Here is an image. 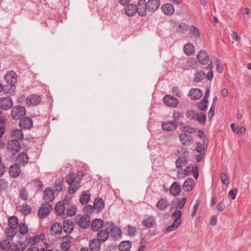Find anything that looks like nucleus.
Returning a JSON list of instances; mask_svg holds the SVG:
<instances>
[{
  "mask_svg": "<svg viewBox=\"0 0 251 251\" xmlns=\"http://www.w3.org/2000/svg\"><path fill=\"white\" fill-rule=\"evenodd\" d=\"M238 193V189L237 188L233 187L228 192L227 196L229 200H234Z\"/></svg>",
  "mask_w": 251,
  "mask_h": 251,
  "instance_id": "nucleus-49",
  "label": "nucleus"
},
{
  "mask_svg": "<svg viewBox=\"0 0 251 251\" xmlns=\"http://www.w3.org/2000/svg\"><path fill=\"white\" fill-rule=\"evenodd\" d=\"M21 211L24 215H28L31 212V207L29 205L25 204L21 207Z\"/></svg>",
  "mask_w": 251,
  "mask_h": 251,
  "instance_id": "nucleus-60",
  "label": "nucleus"
},
{
  "mask_svg": "<svg viewBox=\"0 0 251 251\" xmlns=\"http://www.w3.org/2000/svg\"><path fill=\"white\" fill-rule=\"evenodd\" d=\"M182 51L186 56H192L196 52V47L193 43L186 42L183 46Z\"/></svg>",
  "mask_w": 251,
  "mask_h": 251,
  "instance_id": "nucleus-14",
  "label": "nucleus"
},
{
  "mask_svg": "<svg viewBox=\"0 0 251 251\" xmlns=\"http://www.w3.org/2000/svg\"><path fill=\"white\" fill-rule=\"evenodd\" d=\"M18 161L21 164H25L28 161V157L26 153H22L18 156Z\"/></svg>",
  "mask_w": 251,
  "mask_h": 251,
  "instance_id": "nucleus-59",
  "label": "nucleus"
},
{
  "mask_svg": "<svg viewBox=\"0 0 251 251\" xmlns=\"http://www.w3.org/2000/svg\"><path fill=\"white\" fill-rule=\"evenodd\" d=\"M125 230L126 231L128 235L131 237L134 236L136 232V228L131 226L125 227Z\"/></svg>",
  "mask_w": 251,
  "mask_h": 251,
  "instance_id": "nucleus-58",
  "label": "nucleus"
},
{
  "mask_svg": "<svg viewBox=\"0 0 251 251\" xmlns=\"http://www.w3.org/2000/svg\"><path fill=\"white\" fill-rule=\"evenodd\" d=\"M214 64L216 72L218 74H222L224 71V68L220 59L216 57L214 58Z\"/></svg>",
  "mask_w": 251,
  "mask_h": 251,
  "instance_id": "nucleus-38",
  "label": "nucleus"
},
{
  "mask_svg": "<svg viewBox=\"0 0 251 251\" xmlns=\"http://www.w3.org/2000/svg\"><path fill=\"white\" fill-rule=\"evenodd\" d=\"M189 30L192 37L195 40H197L201 38V32L197 27L194 25H191L189 27Z\"/></svg>",
  "mask_w": 251,
  "mask_h": 251,
  "instance_id": "nucleus-34",
  "label": "nucleus"
},
{
  "mask_svg": "<svg viewBox=\"0 0 251 251\" xmlns=\"http://www.w3.org/2000/svg\"><path fill=\"white\" fill-rule=\"evenodd\" d=\"M4 79L6 83L5 86V94H11L15 91V85L17 82L18 76L16 73L12 71L6 72L4 76Z\"/></svg>",
  "mask_w": 251,
  "mask_h": 251,
  "instance_id": "nucleus-3",
  "label": "nucleus"
},
{
  "mask_svg": "<svg viewBox=\"0 0 251 251\" xmlns=\"http://www.w3.org/2000/svg\"><path fill=\"white\" fill-rule=\"evenodd\" d=\"M9 173L13 177H18L21 173V168L19 165L17 163L12 164L9 168Z\"/></svg>",
  "mask_w": 251,
  "mask_h": 251,
  "instance_id": "nucleus-31",
  "label": "nucleus"
},
{
  "mask_svg": "<svg viewBox=\"0 0 251 251\" xmlns=\"http://www.w3.org/2000/svg\"><path fill=\"white\" fill-rule=\"evenodd\" d=\"M161 10L163 14L166 16H171L175 11L174 5L169 2L165 3L161 6Z\"/></svg>",
  "mask_w": 251,
  "mask_h": 251,
  "instance_id": "nucleus-18",
  "label": "nucleus"
},
{
  "mask_svg": "<svg viewBox=\"0 0 251 251\" xmlns=\"http://www.w3.org/2000/svg\"><path fill=\"white\" fill-rule=\"evenodd\" d=\"M161 127L165 131H172L177 128V124L176 122L166 121L162 123Z\"/></svg>",
  "mask_w": 251,
  "mask_h": 251,
  "instance_id": "nucleus-21",
  "label": "nucleus"
},
{
  "mask_svg": "<svg viewBox=\"0 0 251 251\" xmlns=\"http://www.w3.org/2000/svg\"><path fill=\"white\" fill-rule=\"evenodd\" d=\"M220 178L222 183L226 187H227L229 184V178L225 172H222L220 174Z\"/></svg>",
  "mask_w": 251,
  "mask_h": 251,
  "instance_id": "nucleus-51",
  "label": "nucleus"
},
{
  "mask_svg": "<svg viewBox=\"0 0 251 251\" xmlns=\"http://www.w3.org/2000/svg\"><path fill=\"white\" fill-rule=\"evenodd\" d=\"M10 137L12 138L11 140L20 141L24 138V133L22 129L15 128L11 131Z\"/></svg>",
  "mask_w": 251,
  "mask_h": 251,
  "instance_id": "nucleus-25",
  "label": "nucleus"
},
{
  "mask_svg": "<svg viewBox=\"0 0 251 251\" xmlns=\"http://www.w3.org/2000/svg\"><path fill=\"white\" fill-rule=\"evenodd\" d=\"M180 224L173 222L172 224H171L169 226H168L166 229H165V232L167 233H170L176 230L178 227L180 226Z\"/></svg>",
  "mask_w": 251,
  "mask_h": 251,
  "instance_id": "nucleus-57",
  "label": "nucleus"
},
{
  "mask_svg": "<svg viewBox=\"0 0 251 251\" xmlns=\"http://www.w3.org/2000/svg\"><path fill=\"white\" fill-rule=\"evenodd\" d=\"M18 230L20 234L25 235L27 234L28 228L27 225L25 224H20L18 226Z\"/></svg>",
  "mask_w": 251,
  "mask_h": 251,
  "instance_id": "nucleus-56",
  "label": "nucleus"
},
{
  "mask_svg": "<svg viewBox=\"0 0 251 251\" xmlns=\"http://www.w3.org/2000/svg\"><path fill=\"white\" fill-rule=\"evenodd\" d=\"M52 209L51 205L48 202H44L38 211V215L41 218L47 217Z\"/></svg>",
  "mask_w": 251,
  "mask_h": 251,
  "instance_id": "nucleus-15",
  "label": "nucleus"
},
{
  "mask_svg": "<svg viewBox=\"0 0 251 251\" xmlns=\"http://www.w3.org/2000/svg\"><path fill=\"white\" fill-rule=\"evenodd\" d=\"M62 231V226L60 224L55 223L53 224L50 229V234L53 236H57L61 235Z\"/></svg>",
  "mask_w": 251,
  "mask_h": 251,
  "instance_id": "nucleus-28",
  "label": "nucleus"
},
{
  "mask_svg": "<svg viewBox=\"0 0 251 251\" xmlns=\"http://www.w3.org/2000/svg\"><path fill=\"white\" fill-rule=\"evenodd\" d=\"M105 226L110 228L109 233L112 238L119 239L122 237V230L119 226L108 222L105 223Z\"/></svg>",
  "mask_w": 251,
  "mask_h": 251,
  "instance_id": "nucleus-7",
  "label": "nucleus"
},
{
  "mask_svg": "<svg viewBox=\"0 0 251 251\" xmlns=\"http://www.w3.org/2000/svg\"><path fill=\"white\" fill-rule=\"evenodd\" d=\"M75 220L80 228H87L90 225V218L88 216L78 214L76 216Z\"/></svg>",
  "mask_w": 251,
  "mask_h": 251,
  "instance_id": "nucleus-10",
  "label": "nucleus"
},
{
  "mask_svg": "<svg viewBox=\"0 0 251 251\" xmlns=\"http://www.w3.org/2000/svg\"><path fill=\"white\" fill-rule=\"evenodd\" d=\"M89 246L91 250L94 251H99L100 248L101 243L98 239L96 240L94 239L90 241Z\"/></svg>",
  "mask_w": 251,
  "mask_h": 251,
  "instance_id": "nucleus-42",
  "label": "nucleus"
},
{
  "mask_svg": "<svg viewBox=\"0 0 251 251\" xmlns=\"http://www.w3.org/2000/svg\"><path fill=\"white\" fill-rule=\"evenodd\" d=\"M181 131L178 136L180 144L186 147L192 145L194 142L193 134L196 132V129L192 126L185 125L182 127Z\"/></svg>",
  "mask_w": 251,
  "mask_h": 251,
  "instance_id": "nucleus-1",
  "label": "nucleus"
},
{
  "mask_svg": "<svg viewBox=\"0 0 251 251\" xmlns=\"http://www.w3.org/2000/svg\"><path fill=\"white\" fill-rule=\"evenodd\" d=\"M28 243L27 240H24L23 237L17 235L14 246L18 251H24L26 249Z\"/></svg>",
  "mask_w": 251,
  "mask_h": 251,
  "instance_id": "nucleus-13",
  "label": "nucleus"
},
{
  "mask_svg": "<svg viewBox=\"0 0 251 251\" xmlns=\"http://www.w3.org/2000/svg\"><path fill=\"white\" fill-rule=\"evenodd\" d=\"M141 9L144 17L146 16L148 13H154L156 11L161 5L160 0H141Z\"/></svg>",
  "mask_w": 251,
  "mask_h": 251,
  "instance_id": "nucleus-2",
  "label": "nucleus"
},
{
  "mask_svg": "<svg viewBox=\"0 0 251 251\" xmlns=\"http://www.w3.org/2000/svg\"><path fill=\"white\" fill-rule=\"evenodd\" d=\"M26 110L25 108L22 106H14L11 112V116L14 120H18L21 117L25 115Z\"/></svg>",
  "mask_w": 251,
  "mask_h": 251,
  "instance_id": "nucleus-12",
  "label": "nucleus"
},
{
  "mask_svg": "<svg viewBox=\"0 0 251 251\" xmlns=\"http://www.w3.org/2000/svg\"><path fill=\"white\" fill-rule=\"evenodd\" d=\"M212 62H210L206 67V70L207 72L205 74V77L208 80H211L213 77L214 74L212 70Z\"/></svg>",
  "mask_w": 251,
  "mask_h": 251,
  "instance_id": "nucleus-52",
  "label": "nucleus"
},
{
  "mask_svg": "<svg viewBox=\"0 0 251 251\" xmlns=\"http://www.w3.org/2000/svg\"><path fill=\"white\" fill-rule=\"evenodd\" d=\"M230 35L231 38L235 42H239L241 40L240 36L234 30H231Z\"/></svg>",
  "mask_w": 251,
  "mask_h": 251,
  "instance_id": "nucleus-63",
  "label": "nucleus"
},
{
  "mask_svg": "<svg viewBox=\"0 0 251 251\" xmlns=\"http://www.w3.org/2000/svg\"><path fill=\"white\" fill-rule=\"evenodd\" d=\"M195 181L192 178H187L183 183L182 189L186 192H191L195 186Z\"/></svg>",
  "mask_w": 251,
  "mask_h": 251,
  "instance_id": "nucleus-23",
  "label": "nucleus"
},
{
  "mask_svg": "<svg viewBox=\"0 0 251 251\" xmlns=\"http://www.w3.org/2000/svg\"><path fill=\"white\" fill-rule=\"evenodd\" d=\"M197 137L201 141H209V139L207 135L205 133L203 130L199 129L197 131Z\"/></svg>",
  "mask_w": 251,
  "mask_h": 251,
  "instance_id": "nucleus-48",
  "label": "nucleus"
},
{
  "mask_svg": "<svg viewBox=\"0 0 251 251\" xmlns=\"http://www.w3.org/2000/svg\"><path fill=\"white\" fill-rule=\"evenodd\" d=\"M164 103L168 106L176 107L178 104V100L171 95H166L163 99Z\"/></svg>",
  "mask_w": 251,
  "mask_h": 251,
  "instance_id": "nucleus-19",
  "label": "nucleus"
},
{
  "mask_svg": "<svg viewBox=\"0 0 251 251\" xmlns=\"http://www.w3.org/2000/svg\"><path fill=\"white\" fill-rule=\"evenodd\" d=\"M90 194L88 192H83L80 196L79 202L82 204L88 203L90 199Z\"/></svg>",
  "mask_w": 251,
  "mask_h": 251,
  "instance_id": "nucleus-45",
  "label": "nucleus"
},
{
  "mask_svg": "<svg viewBox=\"0 0 251 251\" xmlns=\"http://www.w3.org/2000/svg\"><path fill=\"white\" fill-rule=\"evenodd\" d=\"M186 201V198L185 197H182L179 199H177L176 205L178 208H182Z\"/></svg>",
  "mask_w": 251,
  "mask_h": 251,
  "instance_id": "nucleus-61",
  "label": "nucleus"
},
{
  "mask_svg": "<svg viewBox=\"0 0 251 251\" xmlns=\"http://www.w3.org/2000/svg\"><path fill=\"white\" fill-rule=\"evenodd\" d=\"M105 226L102 220L100 218H96L92 220L90 223V227L92 231H98L103 226Z\"/></svg>",
  "mask_w": 251,
  "mask_h": 251,
  "instance_id": "nucleus-20",
  "label": "nucleus"
},
{
  "mask_svg": "<svg viewBox=\"0 0 251 251\" xmlns=\"http://www.w3.org/2000/svg\"><path fill=\"white\" fill-rule=\"evenodd\" d=\"M169 206V202L165 199H160L156 204L157 209L160 211L165 210Z\"/></svg>",
  "mask_w": 251,
  "mask_h": 251,
  "instance_id": "nucleus-35",
  "label": "nucleus"
},
{
  "mask_svg": "<svg viewBox=\"0 0 251 251\" xmlns=\"http://www.w3.org/2000/svg\"><path fill=\"white\" fill-rule=\"evenodd\" d=\"M77 211V207L75 205H71L67 208L66 214L68 217H72L75 215Z\"/></svg>",
  "mask_w": 251,
  "mask_h": 251,
  "instance_id": "nucleus-47",
  "label": "nucleus"
},
{
  "mask_svg": "<svg viewBox=\"0 0 251 251\" xmlns=\"http://www.w3.org/2000/svg\"><path fill=\"white\" fill-rule=\"evenodd\" d=\"M103 201L100 198H97L94 201V208L98 211H100L104 207Z\"/></svg>",
  "mask_w": 251,
  "mask_h": 251,
  "instance_id": "nucleus-44",
  "label": "nucleus"
},
{
  "mask_svg": "<svg viewBox=\"0 0 251 251\" xmlns=\"http://www.w3.org/2000/svg\"><path fill=\"white\" fill-rule=\"evenodd\" d=\"M21 149L19 142L15 140H9L8 143V149L9 151L14 154Z\"/></svg>",
  "mask_w": 251,
  "mask_h": 251,
  "instance_id": "nucleus-26",
  "label": "nucleus"
},
{
  "mask_svg": "<svg viewBox=\"0 0 251 251\" xmlns=\"http://www.w3.org/2000/svg\"><path fill=\"white\" fill-rule=\"evenodd\" d=\"M132 246V242L129 240H124L120 242L118 246L120 251H129Z\"/></svg>",
  "mask_w": 251,
  "mask_h": 251,
  "instance_id": "nucleus-32",
  "label": "nucleus"
},
{
  "mask_svg": "<svg viewBox=\"0 0 251 251\" xmlns=\"http://www.w3.org/2000/svg\"><path fill=\"white\" fill-rule=\"evenodd\" d=\"M186 116L188 118L191 120H195L198 123L203 124L206 119L205 114L202 113H198L193 110H189L186 113Z\"/></svg>",
  "mask_w": 251,
  "mask_h": 251,
  "instance_id": "nucleus-8",
  "label": "nucleus"
},
{
  "mask_svg": "<svg viewBox=\"0 0 251 251\" xmlns=\"http://www.w3.org/2000/svg\"><path fill=\"white\" fill-rule=\"evenodd\" d=\"M19 126L23 129H30L33 126L32 121L28 117H25L20 120Z\"/></svg>",
  "mask_w": 251,
  "mask_h": 251,
  "instance_id": "nucleus-29",
  "label": "nucleus"
},
{
  "mask_svg": "<svg viewBox=\"0 0 251 251\" xmlns=\"http://www.w3.org/2000/svg\"><path fill=\"white\" fill-rule=\"evenodd\" d=\"M44 199L45 200L52 201L54 199V193L53 190L50 188H46L44 191Z\"/></svg>",
  "mask_w": 251,
  "mask_h": 251,
  "instance_id": "nucleus-36",
  "label": "nucleus"
},
{
  "mask_svg": "<svg viewBox=\"0 0 251 251\" xmlns=\"http://www.w3.org/2000/svg\"><path fill=\"white\" fill-rule=\"evenodd\" d=\"M71 201V198L69 197H65L63 201H58L54 207L56 214L57 215L61 216L64 214L65 210V204H68Z\"/></svg>",
  "mask_w": 251,
  "mask_h": 251,
  "instance_id": "nucleus-9",
  "label": "nucleus"
},
{
  "mask_svg": "<svg viewBox=\"0 0 251 251\" xmlns=\"http://www.w3.org/2000/svg\"><path fill=\"white\" fill-rule=\"evenodd\" d=\"M68 193L70 195H73L75 193L80 187V182L79 181H75V183L69 185Z\"/></svg>",
  "mask_w": 251,
  "mask_h": 251,
  "instance_id": "nucleus-43",
  "label": "nucleus"
},
{
  "mask_svg": "<svg viewBox=\"0 0 251 251\" xmlns=\"http://www.w3.org/2000/svg\"><path fill=\"white\" fill-rule=\"evenodd\" d=\"M209 141L198 140L195 143L194 149L197 154L195 159L197 163L201 161L207 150Z\"/></svg>",
  "mask_w": 251,
  "mask_h": 251,
  "instance_id": "nucleus-4",
  "label": "nucleus"
},
{
  "mask_svg": "<svg viewBox=\"0 0 251 251\" xmlns=\"http://www.w3.org/2000/svg\"><path fill=\"white\" fill-rule=\"evenodd\" d=\"M185 175L189 176L193 174L195 178H197L199 176V169L197 166L194 164H190L185 168L183 170Z\"/></svg>",
  "mask_w": 251,
  "mask_h": 251,
  "instance_id": "nucleus-17",
  "label": "nucleus"
},
{
  "mask_svg": "<svg viewBox=\"0 0 251 251\" xmlns=\"http://www.w3.org/2000/svg\"><path fill=\"white\" fill-rule=\"evenodd\" d=\"M142 224L147 228H151L154 225V219L152 217H149L142 221Z\"/></svg>",
  "mask_w": 251,
  "mask_h": 251,
  "instance_id": "nucleus-50",
  "label": "nucleus"
},
{
  "mask_svg": "<svg viewBox=\"0 0 251 251\" xmlns=\"http://www.w3.org/2000/svg\"><path fill=\"white\" fill-rule=\"evenodd\" d=\"M71 237L67 235L63 236L61 239L60 248L63 251H68L70 248V243L71 242Z\"/></svg>",
  "mask_w": 251,
  "mask_h": 251,
  "instance_id": "nucleus-24",
  "label": "nucleus"
},
{
  "mask_svg": "<svg viewBox=\"0 0 251 251\" xmlns=\"http://www.w3.org/2000/svg\"><path fill=\"white\" fill-rule=\"evenodd\" d=\"M208 104V100H206V98H203L201 102L199 103L198 108L199 110L204 111L207 108Z\"/></svg>",
  "mask_w": 251,
  "mask_h": 251,
  "instance_id": "nucleus-54",
  "label": "nucleus"
},
{
  "mask_svg": "<svg viewBox=\"0 0 251 251\" xmlns=\"http://www.w3.org/2000/svg\"><path fill=\"white\" fill-rule=\"evenodd\" d=\"M202 90L198 88H191L188 93V96L190 99L194 100H200L202 96Z\"/></svg>",
  "mask_w": 251,
  "mask_h": 251,
  "instance_id": "nucleus-16",
  "label": "nucleus"
},
{
  "mask_svg": "<svg viewBox=\"0 0 251 251\" xmlns=\"http://www.w3.org/2000/svg\"><path fill=\"white\" fill-rule=\"evenodd\" d=\"M13 106V100L10 97H3L0 98V109L9 110Z\"/></svg>",
  "mask_w": 251,
  "mask_h": 251,
  "instance_id": "nucleus-11",
  "label": "nucleus"
},
{
  "mask_svg": "<svg viewBox=\"0 0 251 251\" xmlns=\"http://www.w3.org/2000/svg\"><path fill=\"white\" fill-rule=\"evenodd\" d=\"M197 60L201 65H208L211 61L209 53L204 49L199 50L196 55Z\"/></svg>",
  "mask_w": 251,
  "mask_h": 251,
  "instance_id": "nucleus-6",
  "label": "nucleus"
},
{
  "mask_svg": "<svg viewBox=\"0 0 251 251\" xmlns=\"http://www.w3.org/2000/svg\"><path fill=\"white\" fill-rule=\"evenodd\" d=\"M141 0H139L137 4L132 3L126 4L125 8V13L128 17L134 16L137 13L140 17H144L142 9H141Z\"/></svg>",
  "mask_w": 251,
  "mask_h": 251,
  "instance_id": "nucleus-5",
  "label": "nucleus"
},
{
  "mask_svg": "<svg viewBox=\"0 0 251 251\" xmlns=\"http://www.w3.org/2000/svg\"><path fill=\"white\" fill-rule=\"evenodd\" d=\"M41 101V98L36 95H30L26 100V103L29 106H35L38 105Z\"/></svg>",
  "mask_w": 251,
  "mask_h": 251,
  "instance_id": "nucleus-27",
  "label": "nucleus"
},
{
  "mask_svg": "<svg viewBox=\"0 0 251 251\" xmlns=\"http://www.w3.org/2000/svg\"><path fill=\"white\" fill-rule=\"evenodd\" d=\"M109 232L107 229L100 231L97 235V239L101 242L106 241L109 237Z\"/></svg>",
  "mask_w": 251,
  "mask_h": 251,
  "instance_id": "nucleus-40",
  "label": "nucleus"
},
{
  "mask_svg": "<svg viewBox=\"0 0 251 251\" xmlns=\"http://www.w3.org/2000/svg\"><path fill=\"white\" fill-rule=\"evenodd\" d=\"M46 235L43 233H41L39 235H36L28 238L27 242L29 245H34L44 241Z\"/></svg>",
  "mask_w": 251,
  "mask_h": 251,
  "instance_id": "nucleus-22",
  "label": "nucleus"
},
{
  "mask_svg": "<svg viewBox=\"0 0 251 251\" xmlns=\"http://www.w3.org/2000/svg\"><path fill=\"white\" fill-rule=\"evenodd\" d=\"M181 189L180 185L176 182H174L170 187V193L174 196L178 195L181 192Z\"/></svg>",
  "mask_w": 251,
  "mask_h": 251,
  "instance_id": "nucleus-39",
  "label": "nucleus"
},
{
  "mask_svg": "<svg viewBox=\"0 0 251 251\" xmlns=\"http://www.w3.org/2000/svg\"><path fill=\"white\" fill-rule=\"evenodd\" d=\"M14 229L11 228H8L5 230V234L7 238L9 240L13 239V237L15 235V232L13 230Z\"/></svg>",
  "mask_w": 251,
  "mask_h": 251,
  "instance_id": "nucleus-62",
  "label": "nucleus"
},
{
  "mask_svg": "<svg viewBox=\"0 0 251 251\" xmlns=\"http://www.w3.org/2000/svg\"><path fill=\"white\" fill-rule=\"evenodd\" d=\"M8 225L12 229H16L18 226V220L16 217H10L8 219Z\"/></svg>",
  "mask_w": 251,
  "mask_h": 251,
  "instance_id": "nucleus-55",
  "label": "nucleus"
},
{
  "mask_svg": "<svg viewBox=\"0 0 251 251\" xmlns=\"http://www.w3.org/2000/svg\"><path fill=\"white\" fill-rule=\"evenodd\" d=\"M182 213L181 211L179 209L176 210L172 214L171 218L173 221V222L179 224H181V217Z\"/></svg>",
  "mask_w": 251,
  "mask_h": 251,
  "instance_id": "nucleus-41",
  "label": "nucleus"
},
{
  "mask_svg": "<svg viewBox=\"0 0 251 251\" xmlns=\"http://www.w3.org/2000/svg\"><path fill=\"white\" fill-rule=\"evenodd\" d=\"M178 30L183 33L186 32L188 29V25L185 23L180 24L177 27Z\"/></svg>",
  "mask_w": 251,
  "mask_h": 251,
  "instance_id": "nucleus-64",
  "label": "nucleus"
},
{
  "mask_svg": "<svg viewBox=\"0 0 251 251\" xmlns=\"http://www.w3.org/2000/svg\"><path fill=\"white\" fill-rule=\"evenodd\" d=\"M232 131L236 134H243L246 132V128L245 126H238L234 123H232L229 125Z\"/></svg>",
  "mask_w": 251,
  "mask_h": 251,
  "instance_id": "nucleus-37",
  "label": "nucleus"
},
{
  "mask_svg": "<svg viewBox=\"0 0 251 251\" xmlns=\"http://www.w3.org/2000/svg\"><path fill=\"white\" fill-rule=\"evenodd\" d=\"M64 232L70 234L74 228V223L70 220H65L63 222V227Z\"/></svg>",
  "mask_w": 251,
  "mask_h": 251,
  "instance_id": "nucleus-33",
  "label": "nucleus"
},
{
  "mask_svg": "<svg viewBox=\"0 0 251 251\" xmlns=\"http://www.w3.org/2000/svg\"><path fill=\"white\" fill-rule=\"evenodd\" d=\"M64 185L63 180L61 178H58L55 180L54 187L56 191H61L63 190Z\"/></svg>",
  "mask_w": 251,
  "mask_h": 251,
  "instance_id": "nucleus-53",
  "label": "nucleus"
},
{
  "mask_svg": "<svg viewBox=\"0 0 251 251\" xmlns=\"http://www.w3.org/2000/svg\"><path fill=\"white\" fill-rule=\"evenodd\" d=\"M188 163V161L185 157L179 156L176 161V166L177 168L184 167Z\"/></svg>",
  "mask_w": 251,
  "mask_h": 251,
  "instance_id": "nucleus-46",
  "label": "nucleus"
},
{
  "mask_svg": "<svg viewBox=\"0 0 251 251\" xmlns=\"http://www.w3.org/2000/svg\"><path fill=\"white\" fill-rule=\"evenodd\" d=\"M205 73L202 69H197L194 73L193 80L195 82H199L204 79Z\"/></svg>",
  "mask_w": 251,
  "mask_h": 251,
  "instance_id": "nucleus-30",
  "label": "nucleus"
}]
</instances>
